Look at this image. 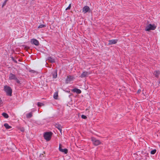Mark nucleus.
Returning <instances> with one entry per match:
<instances>
[{
	"label": "nucleus",
	"instance_id": "nucleus-1",
	"mask_svg": "<svg viewBox=\"0 0 160 160\" xmlns=\"http://www.w3.org/2000/svg\"><path fill=\"white\" fill-rule=\"evenodd\" d=\"M4 90L6 92L7 95L9 96H12V89L10 87L5 85L4 87Z\"/></svg>",
	"mask_w": 160,
	"mask_h": 160
},
{
	"label": "nucleus",
	"instance_id": "nucleus-2",
	"mask_svg": "<svg viewBox=\"0 0 160 160\" xmlns=\"http://www.w3.org/2000/svg\"><path fill=\"white\" fill-rule=\"evenodd\" d=\"M52 133L51 132H45L43 134L44 138L47 141H49L51 139Z\"/></svg>",
	"mask_w": 160,
	"mask_h": 160
},
{
	"label": "nucleus",
	"instance_id": "nucleus-3",
	"mask_svg": "<svg viewBox=\"0 0 160 160\" xmlns=\"http://www.w3.org/2000/svg\"><path fill=\"white\" fill-rule=\"evenodd\" d=\"M9 80H14L18 84H20V80L17 78L16 75L12 74V73H10L9 76Z\"/></svg>",
	"mask_w": 160,
	"mask_h": 160
},
{
	"label": "nucleus",
	"instance_id": "nucleus-4",
	"mask_svg": "<svg viewBox=\"0 0 160 160\" xmlns=\"http://www.w3.org/2000/svg\"><path fill=\"white\" fill-rule=\"evenodd\" d=\"M156 27L157 26L155 24H149L146 27L145 30H154Z\"/></svg>",
	"mask_w": 160,
	"mask_h": 160
},
{
	"label": "nucleus",
	"instance_id": "nucleus-5",
	"mask_svg": "<svg viewBox=\"0 0 160 160\" xmlns=\"http://www.w3.org/2000/svg\"><path fill=\"white\" fill-rule=\"evenodd\" d=\"M91 140L93 144L95 146L98 145L101 143V142L99 140L97 139L94 137L91 138Z\"/></svg>",
	"mask_w": 160,
	"mask_h": 160
},
{
	"label": "nucleus",
	"instance_id": "nucleus-6",
	"mask_svg": "<svg viewBox=\"0 0 160 160\" xmlns=\"http://www.w3.org/2000/svg\"><path fill=\"white\" fill-rule=\"evenodd\" d=\"M31 43L32 44H34L36 46H38L39 44V43L37 40L33 38L31 40Z\"/></svg>",
	"mask_w": 160,
	"mask_h": 160
},
{
	"label": "nucleus",
	"instance_id": "nucleus-7",
	"mask_svg": "<svg viewBox=\"0 0 160 160\" xmlns=\"http://www.w3.org/2000/svg\"><path fill=\"white\" fill-rule=\"evenodd\" d=\"M90 74L91 73L90 72H87L84 71L80 75V77L81 78H83L87 76L88 75Z\"/></svg>",
	"mask_w": 160,
	"mask_h": 160
},
{
	"label": "nucleus",
	"instance_id": "nucleus-8",
	"mask_svg": "<svg viewBox=\"0 0 160 160\" xmlns=\"http://www.w3.org/2000/svg\"><path fill=\"white\" fill-rule=\"evenodd\" d=\"M62 145L61 144H59V150L62 152H64L65 154L67 153L68 152V150L67 149L64 148V149H62L61 148Z\"/></svg>",
	"mask_w": 160,
	"mask_h": 160
},
{
	"label": "nucleus",
	"instance_id": "nucleus-9",
	"mask_svg": "<svg viewBox=\"0 0 160 160\" xmlns=\"http://www.w3.org/2000/svg\"><path fill=\"white\" fill-rule=\"evenodd\" d=\"M82 11L84 12V13H86L88 12H90V9L88 6H85L82 8Z\"/></svg>",
	"mask_w": 160,
	"mask_h": 160
},
{
	"label": "nucleus",
	"instance_id": "nucleus-10",
	"mask_svg": "<svg viewBox=\"0 0 160 160\" xmlns=\"http://www.w3.org/2000/svg\"><path fill=\"white\" fill-rule=\"evenodd\" d=\"M118 40L117 39H112L108 41V45H112L116 44Z\"/></svg>",
	"mask_w": 160,
	"mask_h": 160
},
{
	"label": "nucleus",
	"instance_id": "nucleus-11",
	"mask_svg": "<svg viewBox=\"0 0 160 160\" xmlns=\"http://www.w3.org/2000/svg\"><path fill=\"white\" fill-rule=\"evenodd\" d=\"M72 91L73 92H76L77 94H79L81 93V91L77 88H75L72 90Z\"/></svg>",
	"mask_w": 160,
	"mask_h": 160
},
{
	"label": "nucleus",
	"instance_id": "nucleus-12",
	"mask_svg": "<svg viewBox=\"0 0 160 160\" xmlns=\"http://www.w3.org/2000/svg\"><path fill=\"white\" fill-rule=\"evenodd\" d=\"M55 127L58 129L61 132L62 131V127L61 125L59 123H56L55 124Z\"/></svg>",
	"mask_w": 160,
	"mask_h": 160
},
{
	"label": "nucleus",
	"instance_id": "nucleus-13",
	"mask_svg": "<svg viewBox=\"0 0 160 160\" xmlns=\"http://www.w3.org/2000/svg\"><path fill=\"white\" fill-rule=\"evenodd\" d=\"M52 75L53 78H56L57 77V70H53L52 72Z\"/></svg>",
	"mask_w": 160,
	"mask_h": 160
},
{
	"label": "nucleus",
	"instance_id": "nucleus-14",
	"mask_svg": "<svg viewBox=\"0 0 160 160\" xmlns=\"http://www.w3.org/2000/svg\"><path fill=\"white\" fill-rule=\"evenodd\" d=\"M73 78L70 76H68L66 79L65 82L66 83H68L70 82L72 80Z\"/></svg>",
	"mask_w": 160,
	"mask_h": 160
},
{
	"label": "nucleus",
	"instance_id": "nucleus-15",
	"mask_svg": "<svg viewBox=\"0 0 160 160\" xmlns=\"http://www.w3.org/2000/svg\"><path fill=\"white\" fill-rule=\"evenodd\" d=\"M160 74V72L159 71H155L154 72V74L155 75V77L157 78H158L159 75Z\"/></svg>",
	"mask_w": 160,
	"mask_h": 160
},
{
	"label": "nucleus",
	"instance_id": "nucleus-16",
	"mask_svg": "<svg viewBox=\"0 0 160 160\" xmlns=\"http://www.w3.org/2000/svg\"><path fill=\"white\" fill-rule=\"evenodd\" d=\"M3 126L4 127H5L6 129H9L12 128V127L11 126L9 125L8 123H5L4 124Z\"/></svg>",
	"mask_w": 160,
	"mask_h": 160
},
{
	"label": "nucleus",
	"instance_id": "nucleus-17",
	"mask_svg": "<svg viewBox=\"0 0 160 160\" xmlns=\"http://www.w3.org/2000/svg\"><path fill=\"white\" fill-rule=\"evenodd\" d=\"M48 60L52 63H54L55 62L54 59L51 57H48Z\"/></svg>",
	"mask_w": 160,
	"mask_h": 160
},
{
	"label": "nucleus",
	"instance_id": "nucleus-18",
	"mask_svg": "<svg viewBox=\"0 0 160 160\" xmlns=\"http://www.w3.org/2000/svg\"><path fill=\"white\" fill-rule=\"evenodd\" d=\"M32 116V112H30L28 113H27L26 115L27 118H31Z\"/></svg>",
	"mask_w": 160,
	"mask_h": 160
},
{
	"label": "nucleus",
	"instance_id": "nucleus-19",
	"mask_svg": "<svg viewBox=\"0 0 160 160\" xmlns=\"http://www.w3.org/2000/svg\"><path fill=\"white\" fill-rule=\"evenodd\" d=\"M2 115L4 118H7L9 117V116L8 114L5 112L2 113Z\"/></svg>",
	"mask_w": 160,
	"mask_h": 160
},
{
	"label": "nucleus",
	"instance_id": "nucleus-20",
	"mask_svg": "<svg viewBox=\"0 0 160 160\" xmlns=\"http://www.w3.org/2000/svg\"><path fill=\"white\" fill-rule=\"evenodd\" d=\"M53 98L55 99H57L58 98V92H55L54 93V94L53 95Z\"/></svg>",
	"mask_w": 160,
	"mask_h": 160
},
{
	"label": "nucleus",
	"instance_id": "nucleus-21",
	"mask_svg": "<svg viewBox=\"0 0 160 160\" xmlns=\"http://www.w3.org/2000/svg\"><path fill=\"white\" fill-rule=\"evenodd\" d=\"M37 105L38 107H41L42 106H44V104L42 102H38L37 103Z\"/></svg>",
	"mask_w": 160,
	"mask_h": 160
},
{
	"label": "nucleus",
	"instance_id": "nucleus-22",
	"mask_svg": "<svg viewBox=\"0 0 160 160\" xmlns=\"http://www.w3.org/2000/svg\"><path fill=\"white\" fill-rule=\"evenodd\" d=\"M156 152V150L155 149L151 151L150 153L152 154H155Z\"/></svg>",
	"mask_w": 160,
	"mask_h": 160
},
{
	"label": "nucleus",
	"instance_id": "nucleus-23",
	"mask_svg": "<svg viewBox=\"0 0 160 160\" xmlns=\"http://www.w3.org/2000/svg\"><path fill=\"white\" fill-rule=\"evenodd\" d=\"M46 27V25L45 24H41L40 25L38 26V28H42L45 27Z\"/></svg>",
	"mask_w": 160,
	"mask_h": 160
},
{
	"label": "nucleus",
	"instance_id": "nucleus-24",
	"mask_svg": "<svg viewBox=\"0 0 160 160\" xmlns=\"http://www.w3.org/2000/svg\"><path fill=\"white\" fill-rule=\"evenodd\" d=\"M3 101L1 98L0 97V107H2L3 106Z\"/></svg>",
	"mask_w": 160,
	"mask_h": 160
},
{
	"label": "nucleus",
	"instance_id": "nucleus-25",
	"mask_svg": "<svg viewBox=\"0 0 160 160\" xmlns=\"http://www.w3.org/2000/svg\"><path fill=\"white\" fill-rule=\"evenodd\" d=\"M29 71L30 72L32 73H37V72L36 71H35L34 70H30Z\"/></svg>",
	"mask_w": 160,
	"mask_h": 160
},
{
	"label": "nucleus",
	"instance_id": "nucleus-26",
	"mask_svg": "<svg viewBox=\"0 0 160 160\" xmlns=\"http://www.w3.org/2000/svg\"><path fill=\"white\" fill-rule=\"evenodd\" d=\"M81 118L84 119H86L87 118V116L84 115H81Z\"/></svg>",
	"mask_w": 160,
	"mask_h": 160
},
{
	"label": "nucleus",
	"instance_id": "nucleus-27",
	"mask_svg": "<svg viewBox=\"0 0 160 160\" xmlns=\"http://www.w3.org/2000/svg\"><path fill=\"white\" fill-rule=\"evenodd\" d=\"M71 8V4H69L68 6L66 8V10H68L70 9Z\"/></svg>",
	"mask_w": 160,
	"mask_h": 160
},
{
	"label": "nucleus",
	"instance_id": "nucleus-28",
	"mask_svg": "<svg viewBox=\"0 0 160 160\" xmlns=\"http://www.w3.org/2000/svg\"><path fill=\"white\" fill-rule=\"evenodd\" d=\"M8 0H5L4 2L3 3V4H2V7L4 6H5L6 4V2H7Z\"/></svg>",
	"mask_w": 160,
	"mask_h": 160
},
{
	"label": "nucleus",
	"instance_id": "nucleus-29",
	"mask_svg": "<svg viewBox=\"0 0 160 160\" xmlns=\"http://www.w3.org/2000/svg\"><path fill=\"white\" fill-rule=\"evenodd\" d=\"M141 90L140 89H139L138 90L137 92V93H140V92H141Z\"/></svg>",
	"mask_w": 160,
	"mask_h": 160
},
{
	"label": "nucleus",
	"instance_id": "nucleus-30",
	"mask_svg": "<svg viewBox=\"0 0 160 160\" xmlns=\"http://www.w3.org/2000/svg\"><path fill=\"white\" fill-rule=\"evenodd\" d=\"M12 59L13 60V61H14V58L13 57H12Z\"/></svg>",
	"mask_w": 160,
	"mask_h": 160
},
{
	"label": "nucleus",
	"instance_id": "nucleus-31",
	"mask_svg": "<svg viewBox=\"0 0 160 160\" xmlns=\"http://www.w3.org/2000/svg\"><path fill=\"white\" fill-rule=\"evenodd\" d=\"M13 61L15 62H17V61L16 60H14Z\"/></svg>",
	"mask_w": 160,
	"mask_h": 160
}]
</instances>
